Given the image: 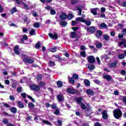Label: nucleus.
Masks as SVG:
<instances>
[{
    "label": "nucleus",
    "mask_w": 126,
    "mask_h": 126,
    "mask_svg": "<svg viewBox=\"0 0 126 126\" xmlns=\"http://www.w3.org/2000/svg\"><path fill=\"white\" fill-rule=\"evenodd\" d=\"M55 64H56L54 62H53L52 61H50L49 62V66H55Z\"/></svg>",
    "instance_id": "36"
},
{
    "label": "nucleus",
    "mask_w": 126,
    "mask_h": 126,
    "mask_svg": "<svg viewBox=\"0 0 126 126\" xmlns=\"http://www.w3.org/2000/svg\"><path fill=\"white\" fill-rule=\"evenodd\" d=\"M76 24H77V22H76V21H74L73 20L72 21V24H71L72 26H75Z\"/></svg>",
    "instance_id": "59"
},
{
    "label": "nucleus",
    "mask_w": 126,
    "mask_h": 126,
    "mask_svg": "<svg viewBox=\"0 0 126 126\" xmlns=\"http://www.w3.org/2000/svg\"><path fill=\"white\" fill-rule=\"evenodd\" d=\"M67 93H69V94H76L78 93V92L76 91V90H74V89L68 88L67 89Z\"/></svg>",
    "instance_id": "6"
},
{
    "label": "nucleus",
    "mask_w": 126,
    "mask_h": 126,
    "mask_svg": "<svg viewBox=\"0 0 126 126\" xmlns=\"http://www.w3.org/2000/svg\"><path fill=\"white\" fill-rule=\"evenodd\" d=\"M108 60V55L104 54L101 56V61L102 62H106Z\"/></svg>",
    "instance_id": "19"
},
{
    "label": "nucleus",
    "mask_w": 126,
    "mask_h": 126,
    "mask_svg": "<svg viewBox=\"0 0 126 126\" xmlns=\"http://www.w3.org/2000/svg\"><path fill=\"white\" fill-rule=\"evenodd\" d=\"M103 34V32H102V31L98 30L96 32V37H97V38H99L100 37H101V36H102V34Z\"/></svg>",
    "instance_id": "18"
},
{
    "label": "nucleus",
    "mask_w": 126,
    "mask_h": 126,
    "mask_svg": "<svg viewBox=\"0 0 126 126\" xmlns=\"http://www.w3.org/2000/svg\"><path fill=\"white\" fill-rule=\"evenodd\" d=\"M17 106L18 108H20V109H23V108H25V107L24 104L20 101H17Z\"/></svg>",
    "instance_id": "15"
},
{
    "label": "nucleus",
    "mask_w": 126,
    "mask_h": 126,
    "mask_svg": "<svg viewBox=\"0 0 126 126\" xmlns=\"http://www.w3.org/2000/svg\"><path fill=\"white\" fill-rule=\"evenodd\" d=\"M72 78L73 79H75L76 80H77V79H78V75L76 74H73L72 76Z\"/></svg>",
    "instance_id": "46"
},
{
    "label": "nucleus",
    "mask_w": 126,
    "mask_h": 126,
    "mask_svg": "<svg viewBox=\"0 0 126 126\" xmlns=\"http://www.w3.org/2000/svg\"><path fill=\"white\" fill-rule=\"evenodd\" d=\"M60 114V110L59 109H56L54 112V114L58 116Z\"/></svg>",
    "instance_id": "55"
},
{
    "label": "nucleus",
    "mask_w": 126,
    "mask_h": 126,
    "mask_svg": "<svg viewBox=\"0 0 126 126\" xmlns=\"http://www.w3.org/2000/svg\"><path fill=\"white\" fill-rule=\"evenodd\" d=\"M75 37H76V33L75 32H72L71 33V38H72V39H74Z\"/></svg>",
    "instance_id": "41"
},
{
    "label": "nucleus",
    "mask_w": 126,
    "mask_h": 126,
    "mask_svg": "<svg viewBox=\"0 0 126 126\" xmlns=\"http://www.w3.org/2000/svg\"><path fill=\"white\" fill-rule=\"evenodd\" d=\"M66 18L69 19V20H71V19L73 18V14H69L67 16Z\"/></svg>",
    "instance_id": "35"
},
{
    "label": "nucleus",
    "mask_w": 126,
    "mask_h": 126,
    "mask_svg": "<svg viewBox=\"0 0 126 126\" xmlns=\"http://www.w3.org/2000/svg\"><path fill=\"white\" fill-rule=\"evenodd\" d=\"M77 2H78V1L77 0H72L71 1V3H72V4H75L76 3H77Z\"/></svg>",
    "instance_id": "56"
},
{
    "label": "nucleus",
    "mask_w": 126,
    "mask_h": 126,
    "mask_svg": "<svg viewBox=\"0 0 126 126\" xmlns=\"http://www.w3.org/2000/svg\"><path fill=\"white\" fill-rule=\"evenodd\" d=\"M87 94L88 95H91V96H92V95H94V92L91 90H86Z\"/></svg>",
    "instance_id": "22"
},
{
    "label": "nucleus",
    "mask_w": 126,
    "mask_h": 126,
    "mask_svg": "<svg viewBox=\"0 0 126 126\" xmlns=\"http://www.w3.org/2000/svg\"><path fill=\"white\" fill-rule=\"evenodd\" d=\"M57 86L59 88H61V87H63V82L61 81H59L57 82Z\"/></svg>",
    "instance_id": "27"
},
{
    "label": "nucleus",
    "mask_w": 126,
    "mask_h": 126,
    "mask_svg": "<svg viewBox=\"0 0 126 126\" xmlns=\"http://www.w3.org/2000/svg\"><path fill=\"white\" fill-rule=\"evenodd\" d=\"M88 68L89 70H93L95 68V65H89L88 66Z\"/></svg>",
    "instance_id": "31"
},
{
    "label": "nucleus",
    "mask_w": 126,
    "mask_h": 126,
    "mask_svg": "<svg viewBox=\"0 0 126 126\" xmlns=\"http://www.w3.org/2000/svg\"><path fill=\"white\" fill-rule=\"evenodd\" d=\"M42 123H43V124L47 125L48 126H52V123L46 120H43Z\"/></svg>",
    "instance_id": "33"
},
{
    "label": "nucleus",
    "mask_w": 126,
    "mask_h": 126,
    "mask_svg": "<svg viewBox=\"0 0 126 126\" xmlns=\"http://www.w3.org/2000/svg\"><path fill=\"white\" fill-rule=\"evenodd\" d=\"M60 17L62 20H64L67 17V15H66V14L63 13L60 15Z\"/></svg>",
    "instance_id": "17"
},
{
    "label": "nucleus",
    "mask_w": 126,
    "mask_h": 126,
    "mask_svg": "<svg viewBox=\"0 0 126 126\" xmlns=\"http://www.w3.org/2000/svg\"><path fill=\"white\" fill-rule=\"evenodd\" d=\"M2 123H3V124H4V125H6V124H8V120L7 119H3L2 121Z\"/></svg>",
    "instance_id": "52"
},
{
    "label": "nucleus",
    "mask_w": 126,
    "mask_h": 126,
    "mask_svg": "<svg viewBox=\"0 0 126 126\" xmlns=\"http://www.w3.org/2000/svg\"><path fill=\"white\" fill-rule=\"evenodd\" d=\"M118 58L120 60H123V59L125 58V55H124V54L119 55H118Z\"/></svg>",
    "instance_id": "50"
},
{
    "label": "nucleus",
    "mask_w": 126,
    "mask_h": 126,
    "mask_svg": "<svg viewBox=\"0 0 126 126\" xmlns=\"http://www.w3.org/2000/svg\"><path fill=\"white\" fill-rule=\"evenodd\" d=\"M10 110L13 114H15L17 112V109L14 107H11Z\"/></svg>",
    "instance_id": "23"
},
{
    "label": "nucleus",
    "mask_w": 126,
    "mask_h": 126,
    "mask_svg": "<svg viewBox=\"0 0 126 126\" xmlns=\"http://www.w3.org/2000/svg\"><path fill=\"white\" fill-rule=\"evenodd\" d=\"M121 6H123L124 7H126V2L124 1L122 3Z\"/></svg>",
    "instance_id": "62"
},
{
    "label": "nucleus",
    "mask_w": 126,
    "mask_h": 126,
    "mask_svg": "<svg viewBox=\"0 0 126 126\" xmlns=\"http://www.w3.org/2000/svg\"><path fill=\"white\" fill-rule=\"evenodd\" d=\"M102 39L105 41H110L111 37H110L108 34H104L103 35Z\"/></svg>",
    "instance_id": "16"
},
{
    "label": "nucleus",
    "mask_w": 126,
    "mask_h": 126,
    "mask_svg": "<svg viewBox=\"0 0 126 126\" xmlns=\"http://www.w3.org/2000/svg\"><path fill=\"white\" fill-rule=\"evenodd\" d=\"M80 54L83 58H85L86 57V52H85V51H81L80 52Z\"/></svg>",
    "instance_id": "34"
},
{
    "label": "nucleus",
    "mask_w": 126,
    "mask_h": 126,
    "mask_svg": "<svg viewBox=\"0 0 126 126\" xmlns=\"http://www.w3.org/2000/svg\"><path fill=\"white\" fill-rule=\"evenodd\" d=\"M29 108H30L31 109H33L35 107V105H34L33 103L32 102H30L28 104Z\"/></svg>",
    "instance_id": "37"
},
{
    "label": "nucleus",
    "mask_w": 126,
    "mask_h": 126,
    "mask_svg": "<svg viewBox=\"0 0 126 126\" xmlns=\"http://www.w3.org/2000/svg\"><path fill=\"white\" fill-rule=\"evenodd\" d=\"M103 78H105V79H106L107 81H111V80H112V77L109 75H104Z\"/></svg>",
    "instance_id": "21"
},
{
    "label": "nucleus",
    "mask_w": 126,
    "mask_h": 126,
    "mask_svg": "<svg viewBox=\"0 0 126 126\" xmlns=\"http://www.w3.org/2000/svg\"><path fill=\"white\" fill-rule=\"evenodd\" d=\"M49 52H52V53H55V52H57V47L55 46L53 48H50Z\"/></svg>",
    "instance_id": "29"
},
{
    "label": "nucleus",
    "mask_w": 126,
    "mask_h": 126,
    "mask_svg": "<svg viewBox=\"0 0 126 126\" xmlns=\"http://www.w3.org/2000/svg\"><path fill=\"white\" fill-rule=\"evenodd\" d=\"M48 35L51 39H55V40L58 39V34L56 32L54 33H49Z\"/></svg>",
    "instance_id": "8"
},
{
    "label": "nucleus",
    "mask_w": 126,
    "mask_h": 126,
    "mask_svg": "<svg viewBox=\"0 0 126 126\" xmlns=\"http://www.w3.org/2000/svg\"><path fill=\"white\" fill-rule=\"evenodd\" d=\"M101 115L102 116V119L103 120H108V118H109V116L108 115V112H107L106 110H103L101 112Z\"/></svg>",
    "instance_id": "5"
},
{
    "label": "nucleus",
    "mask_w": 126,
    "mask_h": 126,
    "mask_svg": "<svg viewBox=\"0 0 126 126\" xmlns=\"http://www.w3.org/2000/svg\"><path fill=\"white\" fill-rule=\"evenodd\" d=\"M77 103L79 104V105H80L82 104V101H83V99L82 97H79L77 99Z\"/></svg>",
    "instance_id": "25"
},
{
    "label": "nucleus",
    "mask_w": 126,
    "mask_h": 126,
    "mask_svg": "<svg viewBox=\"0 0 126 126\" xmlns=\"http://www.w3.org/2000/svg\"><path fill=\"white\" fill-rule=\"evenodd\" d=\"M23 61L25 63H34V60L32 59L25 58Z\"/></svg>",
    "instance_id": "7"
},
{
    "label": "nucleus",
    "mask_w": 126,
    "mask_h": 126,
    "mask_svg": "<svg viewBox=\"0 0 126 126\" xmlns=\"http://www.w3.org/2000/svg\"><path fill=\"white\" fill-rule=\"evenodd\" d=\"M17 91L18 93H21V91H22V88L19 87L17 89Z\"/></svg>",
    "instance_id": "58"
},
{
    "label": "nucleus",
    "mask_w": 126,
    "mask_h": 126,
    "mask_svg": "<svg viewBox=\"0 0 126 126\" xmlns=\"http://www.w3.org/2000/svg\"><path fill=\"white\" fill-rule=\"evenodd\" d=\"M60 25H61V26H62V27H65V26L67 25V22L64 21H62L60 23Z\"/></svg>",
    "instance_id": "20"
},
{
    "label": "nucleus",
    "mask_w": 126,
    "mask_h": 126,
    "mask_svg": "<svg viewBox=\"0 0 126 126\" xmlns=\"http://www.w3.org/2000/svg\"><path fill=\"white\" fill-rule=\"evenodd\" d=\"M57 123L59 126H63V121L62 120H58Z\"/></svg>",
    "instance_id": "60"
},
{
    "label": "nucleus",
    "mask_w": 126,
    "mask_h": 126,
    "mask_svg": "<svg viewBox=\"0 0 126 126\" xmlns=\"http://www.w3.org/2000/svg\"><path fill=\"white\" fill-rule=\"evenodd\" d=\"M36 79H37V82H40V81L42 80V75L38 74L37 76H36Z\"/></svg>",
    "instance_id": "26"
},
{
    "label": "nucleus",
    "mask_w": 126,
    "mask_h": 126,
    "mask_svg": "<svg viewBox=\"0 0 126 126\" xmlns=\"http://www.w3.org/2000/svg\"><path fill=\"white\" fill-rule=\"evenodd\" d=\"M33 27L35 28H39L40 27V23H35L33 24Z\"/></svg>",
    "instance_id": "43"
},
{
    "label": "nucleus",
    "mask_w": 126,
    "mask_h": 126,
    "mask_svg": "<svg viewBox=\"0 0 126 126\" xmlns=\"http://www.w3.org/2000/svg\"><path fill=\"white\" fill-rule=\"evenodd\" d=\"M38 83L40 87H44V86H45V82H38Z\"/></svg>",
    "instance_id": "40"
},
{
    "label": "nucleus",
    "mask_w": 126,
    "mask_h": 126,
    "mask_svg": "<svg viewBox=\"0 0 126 126\" xmlns=\"http://www.w3.org/2000/svg\"><path fill=\"white\" fill-rule=\"evenodd\" d=\"M2 104L3 106H4V107L5 108H10V105H9L6 103H2Z\"/></svg>",
    "instance_id": "47"
},
{
    "label": "nucleus",
    "mask_w": 126,
    "mask_h": 126,
    "mask_svg": "<svg viewBox=\"0 0 126 126\" xmlns=\"http://www.w3.org/2000/svg\"><path fill=\"white\" fill-rule=\"evenodd\" d=\"M18 48H19L18 46H15L14 48V53L16 55H19L20 54L19 51H18Z\"/></svg>",
    "instance_id": "24"
},
{
    "label": "nucleus",
    "mask_w": 126,
    "mask_h": 126,
    "mask_svg": "<svg viewBox=\"0 0 126 126\" xmlns=\"http://www.w3.org/2000/svg\"><path fill=\"white\" fill-rule=\"evenodd\" d=\"M10 11L12 14H13L14 12H16L17 11V10H16V7H14L11 10H10Z\"/></svg>",
    "instance_id": "44"
},
{
    "label": "nucleus",
    "mask_w": 126,
    "mask_h": 126,
    "mask_svg": "<svg viewBox=\"0 0 126 126\" xmlns=\"http://www.w3.org/2000/svg\"><path fill=\"white\" fill-rule=\"evenodd\" d=\"M9 99L11 100V101H14V100H15V97H14L13 95H10Z\"/></svg>",
    "instance_id": "57"
},
{
    "label": "nucleus",
    "mask_w": 126,
    "mask_h": 126,
    "mask_svg": "<svg viewBox=\"0 0 126 126\" xmlns=\"http://www.w3.org/2000/svg\"><path fill=\"white\" fill-rule=\"evenodd\" d=\"M15 0V3L16 4H21L23 2V0Z\"/></svg>",
    "instance_id": "32"
},
{
    "label": "nucleus",
    "mask_w": 126,
    "mask_h": 126,
    "mask_svg": "<svg viewBox=\"0 0 126 126\" xmlns=\"http://www.w3.org/2000/svg\"><path fill=\"white\" fill-rule=\"evenodd\" d=\"M86 30L89 33H90V34H93V33L96 31V27L94 26H91L87 29H86Z\"/></svg>",
    "instance_id": "3"
},
{
    "label": "nucleus",
    "mask_w": 126,
    "mask_h": 126,
    "mask_svg": "<svg viewBox=\"0 0 126 126\" xmlns=\"http://www.w3.org/2000/svg\"><path fill=\"white\" fill-rule=\"evenodd\" d=\"M80 106L83 110H85V109H86V105H85L83 103L80 104Z\"/></svg>",
    "instance_id": "45"
},
{
    "label": "nucleus",
    "mask_w": 126,
    "mask_h": 126,
    "mask_svg": "<svg viewBox=\"0 0 126 126\" xmlns=\"http://www.w3.org/2000/svg\"><path fill=\"white\" fill-rule=\"evenodd\" d=\"M95 46L97 49H100V48H102V43H96L95 44Z\"/></svg>",
    "instance_id": "42"
},
{
    "label": "nucleus",
    "mask_w": 126,
    "mask_h": 126,
    "mask_svg": "<svg viewBox=\"0 0 126 126\" xmlns=\"http://www.w3.org/2000/svg\"><path fill=\"white\" fill-rule=\"evenodd\" d=\"M114 113V117L115 119H119L121 117H122V115H123V113H122V110L120 109H115L113 111Z\"/></svg>",
    "instance_id": "2"
},
{
    "label": "nucleus",
    "mask_w": 126,
    "mask_h": 126,
    "mask_svg": "<svg viewBox=\"0 0 126 126\" xmlns=\"http://www.w3.org/2000/svg\"><path fill=\"white\" fill-rule=\"evenodd\" d=\"M30 35L31 36H33V35H35V30L32 29L30 32Z\"/></svg>",
    "instance_id": "39"
},
{
    "label": "nucleus",
    "mask_w": 126,
    "mask_h": 126,
    "mask_svg": "<svg viewBox=\"0 0 126 126\" xmlns=\"http://www.w3.org/2000/svg\"><path fill=\"white\" fill-rule=\"evenodd\" d=\"M88 61L90 63H95V58L93 56H90L88 58Z\"/></svg>",
    "instance_id": "12"
},
{
    "label": "nucleus",
    "mask_w": 126,
    "mask_h": 126,
    "mask_svg": "<svg viewBox=\"0 0 126 126\" xmlns=\"http://www.w3.org/2000/svg\"><path fill=\"white\" fill-rule=\"evenodd\" d=\"M69 82L71 84H74V80L71 77H68Z\"/></svg>",
    "instance_id": "38"
},
{
    "label": "nucleus",
    "mask_w": 126,
    "mask_h": 126,
    "mask_svg": "<svg viewBox=\"0 0 126 126\" xmlns=\"http://www.w3.org/2000/svg\"><path fill=\"white\" fill-rule=\"evenodd\" d=\"M76 21H78L79 22H82L85 23L87 26H90L91 25V21L86 20L85 19L81 17H78L76 18Z\"/></svg>",
    "instance_id": "1"
},
{
    "label": "nucleus",
    "mask_w": 126,
    "mask_h": 126,
    "mask_svg": "<svg viewBox=\"0 0 126 126\" xmlns=\"http://www.w3.org/2000/svg\"><path fill=\"white\" fill-rule=\"evenodd\" d=\"M117 64H118V61H115L111 63H109L108 66L111 68H115L117 66Z\"/></svg>",
    "instance_id": "9"
},
{
    "label": "nucleus",
    "mask_w": 126,
    "mask_h": 126,
    "mask_svg": "<svg viewBox=\"0 0 126 126\" xmlns=\"http://www.w3.org/2000/svg\"><path fill=\"white\" fill-rule=\"evenodd\" d=\"M84 84L86 85V86H90V81L88 80H85L84 81Z\"/></svg>",
    "instance_id": "28"
},
{
    "label": "nucleus",
    "mask_w": 126,
    "mask_h": 126,
    "mask_svg": "<svg viewBox=\"0 0 126 126\" xmlns=\"http://www.w3.org/2000/svg\"><path fill=\"white\" fill-rule=\"evenodd\" d=\"M24 40L25 41H26V40H28V37H27V35L26 34H24L23 36V38H21L19 41V43H23V44H24Z\"/></svg>",
    "instance_id": "14"
},
{
    "label": "nucleus",
    "mask_w": 126,
    "mask_h": 126,
    "mask_svg": "<svg viewBox=\"0 0 126 126\" xmlns=\"http://www.w3.org/2000/svg\"><path fill=\"white\" fill-rule=\"evenodd\" d=\"M22 4L24 5L25 8H26V9H29V7H28V5H27V4L25 3V2H23Z\"/></svg>",
    "instance_id": "54"
},
{
    "label": "nucleus",
    "mask_w": 126,
    "mask_h": 126,
    "mask_svg": "<svg viewBox=\"0 0 126 126\" xmlns=\"http://www.w3.org/2000/svg\"><path fill=\"white\" fill-rule=\"evenodd\" d=\"M21 95L22 97V98H24V99L26 98V93H25L21 94Z\"/></svg>",
    "instance_id": "61"
},
{
    "label": "nucleus",
    "mask_w": 126,
    "mask_h": 126,
    "mask_svg": "<svg viewBox=\"0 0 126 126\" xmlns=\"http://www.w3.org/2000/svg\"><path fill=\"white\" fill-rule=\"evenodd\" d=\"M100 10V9L98 8H94L91 9V12L94 15H96L97 14V12Z\"/></svg>",
    "instance_id": "13"
},
{
    "label": "nucleus",
    "mask_w": 126,
    "mask_h": 126,
    "mask_svg": "<svg viewBox=\"0 0 126 126\" xmlns=\"http://www.w3.org/2000/svg\"><path fill=\"white\" fill-rule=\"evenodd\" d=\"M57 99L59 102H63V101H64V97L63 96V94H60L57 95Z\"/></svg>",
    "instance_id": "10"
},
{
    "label": "nucleus",
    "mask_w": 126,
    "mask_h": 126,
    "mask_svg": "<svg viewBox=\"0 0 126 126\" xmlns=\"http://www.w3.org/2000/svg\"><path fill=\"white\" fill-rule=\"evenodd\" d=\"M32 90H34V91H40V87L36 85H32L30 86Z\"/></svg>",
    "instance_id": "4"
},
{
    "label": "nucleus",
    "mask_w": 126,
    "mask_h": 126,
    "mask_svg": "<svg viewBox=\"0 0 126 126\" xmlns=\"http://www.w3.org/2000/svg\"><path fill=\"white\" fill-rule=\"evenodd\" d=\"M100 27L101 28H104L105 29H107V28H108V26H107V25L104 23H101L100 25Z\"/></svg>",
    "instance_id": "30"
},
{
    "label": "nucleus",
    "mask_w": 126,
    "mask_h": 126,
    "mask_svg": "<svg viewBox=\"0 0 126 126\" xmlns=\"http://www.w3.org/2000/svg\"><path fill=\"white\" fill-rule=\"evenodd\" d=\"M77 9L79 11L78 15H81V13L82 12V10L81 9V8H80L79 7H77Z\"/></svg>",
    "instance_id": "48"
},
{
    "label": "nucleus",
    "mask_w": 126,
    "mask_h": 126,
    "mask_svg": "<svg viewBox=\"0 0 126 126\" xmlns=\"http://www.w3.org/2000/svg\"><path fill=\"white\" fill-rule=\"evenodd\" d=\"M94 126H102V124L96 122L94 124Z\"/></svg>",
    "instance_id": "63"
},
{
    "label": "nucleus",
    "mask_w": 126,
    "mask_h": 126,
    "mask_svg": "<svg viewBox=\"0 0 126 126\" xmlns=\"http://www.w3.org/2000/svg\"><path fill=\"white\" fill-rule=\"evenodd\" d=\"M56 11L53 9L50 10V13L52 15H55V14H56Z\"/></svg>",
    "instance_id": "51"
},
{
    "label": "nucleus",
    "mask_w": 126,
    "mask_h": 126,
    "mask_svg": "<svg viewBox=\"0 0 126 126\" xmlns=\"http://www.w3.org/2000/svg\"><path fill=\"white\" fill-rule=\"evenodd\" d=\"M122 33L124 36H126V29H125L123 31H122Z\"/></svg>",
    "instance_id": "64"
},
{
    "label": "nucleus",
    "mask_w": 126,
    "mask_h": 126,
    "mask_svg": "<svg viewBox=\"0 0 126 126\" xmlns=\"http://www.w3.org/2000/svg\"><path fill=\"white\" fill-rule=\"evenodd\" d=\"M119 45L120 48H126V41L123 40L122 41H121L119 43Z\"/></svg>",
    "instance_id": "11"
},
{
    "label": "nucleus",
    "mask_w": 126,
    "mask_h": 126,
    "mask_svg": "<svg viewBox=\"0 0 126 126\" xmlns=\"http://www.w3.org/2000/svg\"><path fill=\"white\" fill-rule=\"evenodd\" d=\"M40 46H41V45L40 44V42H37L35 45L36 49H39Z\"/></svg>",
    "instance_id": "53"
},
{
    "label": "nucleus",
    "mask_w": 126,
    "mask_h": 126,
    "mask_svg": "<svg viewBox=\"0 0 126 126\" xmlns=\"http://www.w3.org/2000/svg\"><path fill=\"white\" fill-rule=\"evenodd\" d=\"M27 97H28V98H29V99H30V100H32V101L33 103H35V99H34V98H33V97H32V96H31L29 95H27Z\"/></svg>",
    "instance_id": "49"
}]
</instances>
